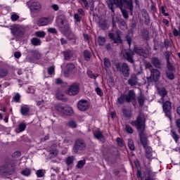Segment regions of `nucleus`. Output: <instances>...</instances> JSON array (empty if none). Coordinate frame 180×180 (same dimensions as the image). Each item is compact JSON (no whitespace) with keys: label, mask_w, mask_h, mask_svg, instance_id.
I'll list each match as a JSON object with an SVG mask.
<instances>
[{"label":"nucleus","mask_w":180,"mask_h":180,"mask_svg":"<svg viewBox=\"0 0 180 180\" xmlns=\"http://www.w3.org/2000/svg\"><path fill=\"white\" fill-rule=\"evenodd\" d=\"M72 143V141L70 138H66L63 141V147H67V146L71 145Z\"/></svg>","instance_id":"36"},{"label":"nucleus","mask_w":180,"mask_h":180,"mask_svg":"<svg viewBox=\"0 0 180 180\" xmlns=\"http://www.w3.org/2000/svg\"><path fill=\"white\" fill-rule=\"evenodd\" d=\"M65 94L70 96H75V95H78V91H66Z\"/></svg>","instance_id":"38"},{"label":"nucleus","mask_w":180,"mask_h":180,"mask_svg":"<svg viewBox=\"0 0 180 180\" xmlns=\"http://www.w3.org/2000/svg\"><path fill=\"white\" fill-rule=\"evenodd\" d=\"M34 56L35 58H37V60H39V58H40V57H41V55L40 54V52L37 51H36L34 52Z\"/></svg>","instance_id":"61"},{"label":"nucleus","mask_w":180,"mask_h":180,"mask_svg":"<svg viewBox=\"0 0 180 180\" xmlns=\"http://www.w3.org/2000/svg\"><path fill=\"white\" fill-rule=\"evenodd\" d=\"M81 1L82 2H83L86 9L90 8V11H94V1L91 0L89 3H88L86 0H81Z\"/></svg>","instance_id":"17"},{"label":"nucleus","mask_w":180,"mask_h":180,"mask_svg":"<svg viewBox=\"0 0 180 180\" xmlns=\"http://www.w3.org/2000/svg\"><path fill=\"white\" fill-rule=\"evenodd\" d=\"M30 11L32 13V16H36V13H39L40 11H41V5L39 2H34L30 6Z\"/></svg>","instance_id":"10"},{"label":"nucleus","mask_w":180,"mask_h":180,"mask_svg":"<svg viewBox=\"0 0 180 180\" xmlns=\"http://www.w3.org/2000/svg\"><path fill=\"white\" fill-rule=\"evenodd\" d=\"M74 19L76 20V22H81V16H79L78 13H75L74 15Z\"/></svg>","instance_id":"60"},{"label":"nucleus","mask_w":180,"mask_h":180,"mask_svg":"<svg viewBox=\"0 0 180 180\" xmlns=\"http://www.w3.org/2000/svg\"><path fill=\"white\" fill-rule=\"evenodd\" d=\"M147 172L149 176H154L155 175V172H153V170H151V167L147 169Z\"/></svg>","instance_id":"56"},{"label":"nucleus","mask_w":180,"mask_h":180,"mask_svg":"<svg viewBox=\"0 0 180 180\" xmlns=\"http://www.w3.org/2000/svg\"><path fill=\"white\" fill-rule=\"evenodd\" d=\"M56 23L60 29H68V23L64 15H59L56 19Z\"/></svg>","instance_id":"8"},{"label":"nucleus","mask_w":180,"mask_h":180,"mask_svg":"<svg viewBox=\"0 0 180 180\" xmlns=\"http://www.w3.org/2000/svg\"><path fill=\"white\" fill-rule=\"evenodd\" d=\"M158 94L160 95L161 99L164 101L165 96H167V91H158Z\"/></svg>","instance_id":"42"},{"label":"nucleus","mask_w":180,"mask_h":180,"mask_svg":"<svg viewBox=\"0 0 180 180\" xmlns=\"http://www.w3.org/2000/svg\"><path fill=\"white\" fill-rule=\"evenodd\" d=\"M176 127L179 129V133L180 134V119H178L176 122Z\"/></svg>","instance_id":"64"},{"label":"nucleus","mask_w":180,"mask_h":180,"mask_svg":"<svg viewBox=\"0 0 180 180\" xmlns=\"http://www.w3.org/2000/svg\"><path fill=\"white\" fill-rule=\"evenodd\" d=\"M11 33L17 37H22L25 33V27L22 25H14L11 27Z\"/></svg>","instance_id":"4"},{"label":"nucleus","mask_w":180,"mask_h":180,"mask_svg":"<svg viewBox=\"0 0 180 180\" xmlns=\"http://www.w3.org/2000/svg\"><path fill=\"white\" fill-rule=\"evenodd\" d=\"M48 74L49 75H53L54 74V67H50L48 68Z\"/></svg>","instance_id":"59"},{"label":"nucleus","mask_w":180,"mask_h":180,"mask_svg":"<svg viewBox=\"0 0 180 180\" xmlns=\"http://www.w3.org/2000/svg\"><path fill=\"white\" fill-rule=\"evenodd\" d=\"M123 113L126 117H131V111L129 110H124Z\"/></svg>","instance_id":"45"},{"label":"nucleus","mask_w":180,"mask_h":180,"mask_svg":"<svg viewBox=\"0 0 180 180\" xmlns=\"http://www.w3.org/2000/svg\"><path fill=\"white\" fill-rule=\"evenodd\" d=\"M131 124L135 126L137 130L141 131L139 134L140 141L142 146L146 148L148 144L147 136H146V134L143 132L144 128L146 127V115L140 112L136 117V120L131 122Z\"/></svg>","instance_id":"1"},{"label":"nucleus","mask_w":180,"mask_h":180,"mask_svg":"<svg viewBox=\"0 0 180 180\" xmlns=\"http://www.w3.org/2000/svg\"><path fill=\"white\" fill-rule=\"evenodd\" d=\"M124 101H126V102H131L134 106H136V94L134 91H127L125 93V95H121L117 99L118 103H123Z\"/></svg>","instance_id":"3"},{"label":"nucleus","mask_w":180,"mask_h":180,"mask_svg":"<svg viewBox=\"0 0 180 180\" xmlns=\"http://www.w3.org/2000/svg\"><path fill=\"white\" fill-rule=\"evenodd\" d=\"M65 108V106H64L61 104H57L55 106V108L56 109V110H58V112H61L62 113H63Z\"/></svg>","instance_id":"35"},{"label":"nucleus","mask_w":180,"mask_h":180,"mask_svg":"<svg viewBox=\"0 0 180 180\" xmlns=\"http://www.w3.org/2000/svg\"><path fill=\"white\" fill-rule=\"evenodd\" d=\"M84 165H85V160H82L77 162V165L76 167L77 168L81 169V168H83Z\"/></svg>","instance_id":"40"},{"label":"nucleus","mask_w":180,"mask_h":180,"mask_svg":"<svg viewBox=\"0 0 180 180\" xmlns=\"http://www.w3.org/2000/svg\"><path fill=\"white\" fill-rule=\"evenodd\" d=\"M77 108L81 112H86L89 109V102L86 100L82 99L77 102Z\"/></svg>","instance_id":"7"},{"label":"nucleus","mask_w":180,"mask_h":180,"mask_svg":"<svg viewBox=\"0 0 180 180\" xmlns=\"http://www.w3.org/2000/svg\"><path fill=\"white\" fill-rule=\"evenodd\" d=\"M31 41L34 46H40L41 44V41L38 38H32Z\"/></svg>","instance_id":"31"},{"label":"nucleus","mask_w":180,"mask_h":180,"mask_svg":"<svg viewBox=\"0 0 180 180\" xmlns=\"http://www.w3.org/2000/svg\"><path fill=\"white\" fill-rule=\"evenodd\" d=\"M104 65L106 67V68H109L110 65V60H109L107 58H104Z\"/></svg>","instance_id":"48"},{"label":"nucleus","mask_w":180,"mask_h":180,"mask_svg":"<svg viewBox=\"0 0 180 180\" xmlns=\"http://www.w3.org/2000/svg\"><path fill=\"white\" fill-rule=\"evenodd\" d=\"M107 4L108 5V8L111 9L112 12H114V6H115V8H120L125 19H127L129 15H127V11H126V10H123V8H127V9H129V11H133V4H131V1H126V0H109L107 1Z\"/></svg>","instance_id":"2"},{"label":"nucleus","mask_w":180,"mask_h":180,"mask_svg":"<svg viewBox=\"0 0 180 180\" xmlns=\"http://www.w3.org/2000/svg\"><path fill=\"white\" fill-rule=\"evenodd\" d=\"M122 54L126 60H129V63H133V56H134V53L131 50L124 51L122 52Z\"/></svg>","instance_id":"14"},{"label":"nucleus","mask_w":180,"mask_h":180,"mask_svg":"<svg viewBox=\"0 0 180 180\" xmlns=\"http://www.w3.org/2000/svg\"><path fill=\"white\" fill-rule=\"evenodd\" d=\"M146 158L153 160V149L150 147L146 148Z\"/></svg>","instance_id":"23"},{"label":"nucleus","mask_w":180,"mask_h":180,"mask_svg":"<svg viewBox=\"0 0 180 180\" xmlns=\"http://www.w3.org/2000/svg\"><path fill=\"white\" fill-rule=\"evenodd\" d=\"M46 174V170L44 169H39L36 172V175L38 178H43Z\"/></svg>","instance_id":"28"},{"label":"nucleus","mask_w":180,"mask_h":180,"mask_svg":"<svg viewBox=\"0 0 180 180\" xmlns=\"http://www.w3.org/2000/svg\"><path fill=\"white\" fill-rule=\"evenodd\" d=\"M77 72V68H75V65L72 63H69L66 66V69L65 71H63L64 77H70V74H74Z\"/></svg>","instance_id":"9"},{"label":"nucleus","mask_w":180,"mask_h":180,"mask_svg":"<svg viewBox=\"0 0 180 180\" xmlns=\"http://www.w3.org/2000/svg\"><path fill=\"white\" fill-rule=\"evenodd\" d=\"M160 12L162 13V15H164L165 16H168V13H165V8H164V6H162L160 8Z\"/></svg>","instance_id":"62"},{"label":"nucleus","mask_w":180,"mask_h":180,"mask_svg":"<svg viewBox=\"0 0 180 180\" xmlns=\"http://www.w3.org/2000/svg\"><path fill=\"white\" fill-rule=\"evenodd\" d=\"M106 41V39L103 37H98L96 42L99 44V46H103Z\"/></svg>","instance_id":"25"},{"label":"nucleus","mask_w":180,"mask_h":180,"mask_svg":"<svg viewBox=\"0 0 180 180\" xmlns=\"http://www.w3.org/2000/svg\"><path fill=\"white\" fill-rule=\"evenodd\" d=\"M152 63L156 68H160L161 67V63H160V60L157 58H153L152 59Z\"/></svg>","instance_id":"26"},{"label":"nucleus","mask_w":180,"mask_h":180,"mask_svg":"<svg viewBox=\"0 0 180 180\" xmlns=\"http://www.w3.org/2000/svg\"><path fill=\"white\" fill-rule=\"evenodd\" d=\"M29 112H30V109L27 106L22 107L20 109L21 115L23 116H27V115H29Z\"/></svg>","instance_id":"22"},{"label":"nucleus","mask_w":180,"mask_h":180,"mask_svg":"<svg viewBox=\"0 0 180 180\" xmlns=\"http://www.w3.org/2000/svg\"><path fill=\"white\" fill-rule=\"evenodd\" d=\"M128 146L131 151H134V143L133 142V139H128Z\"/></svg>","instance_id":"34"},{"label":"nucleus","mask_w":180,"mask_h":180,"mask_svg":"<svg viewBox=\"0 0 180 180\" xmlns=\"http://www.w3.org/2000/svg\"><path fill=\"white\" fill-rule=\"evenodd\" d=\"M118 25L120 29H122V30H124V29H126V22H124V21H122Z\"/></svg>","instance_id":"58"},{"label":"nucleus","mask_w":180,"mask_h":180,"mask_svg":"<svg viewBox=\"0 0 180 180\" xmlns=\"http://www.w3.org/2000/svg\"><path fill=\"white\" fill-rule=\"evenodd\" d=\"M48 32H49V33H57V30H56V28H49Z\"/></svg>","instance_id":"63"},{"label":"nucleus","mask_w":180,"mask_h":180,"mask_svg":"<svg viewBox=\"0 0 180 180\" xmlns=\"http://www.w3.org/2000/svg\"><path fill=\"white\" fill-rule=\"evenodd\" d=\"M75 161V157L69 156L66 158V165H71Z\"/></svg>","instance_id":"27"},{"label":"nucleus","mask_w":180,"mask_h":180,"mask_svg":"<svg viewBox=\"0 0 180 180\" xmlns=\"http://www.w3.org/2000/svg\"><path fill=\"white\" fill-rule=\"evenodd\" d=\"M167 68H168V72L169 71H174V70H175V68H174V66H172V65H171V63H169V60L167 59Z\"/></svg>","instance_id":"52"},{"label":"nucleus","mask_w":180,"mask_h":180,"mask_svg":"<svg viewBox=\"0 0 180 180\" xmlns=\"http://www.w3.org/2000/svg\"><path fill=\"white\" fill-rule=\"evenodd\" d=\"M19 19V16L18 15V14H16V13H13L11 14V20H13V22L18 20Z\"/></svg>","instance_id":"50"},{"label":"nucleus","mask_w":180,"mask_h":180,"mask_svg":"<svg viewBox=\"0 0 180 180\" xmlns=\"http://www.w3.org/2000/svg\"><path fill=\"white\" fill-rule=\"evenodd\" d=\"M55 83L57 85H60V86H67V82H63V80L60 78L56 79Z\"/></svg>","instance_id":"29"},{"label":"nucleus","mask_w":180,"mask_h":180,"mask_svg":"<svg viewBox=\"0 0 180 180\" xmlns=\"http://www.w3.org/2000/svg\"><path fill=\"white\" fill-rule=\"evenodd\" d=\"M94 136L95 139H97V140H99L101 141V143H105V136H103V134L101 131H96L94 132Z\"/></svg>","instance_id":"16"},{"label":"nucleus","mask_w":180,"mask_h":180,"mask_svg":"<svg viewBox=\"0 0 180 180\" xmlns=\"http://www.w3.org/2000/svg\"><path fill=\"white\" fill-rule=\"evenodd\" d=\"M138 102H139L140 106H143V105H144V96L143 94H141L138 97Z\"/></svg>","instance_id":"37"},{"label":"nucleus","mask_w":180,"mask_h":180,"mask_svg":"<svg viewBox=\"0 0 180 180\" xmlns=\"http://www.w3.org/2000/svg\"><path fill=\"white\" fill-rule=\"evenodd\" d=\"M162 108L167 117H168L169 120H172V117H171V102L166 101L163 103Z\"/></svg>","instance_id":"11"},{"label":"nucleus","mask_w":180,"mask_h":180,"mask_svg":"<svg viewBox=\"0 0 180 180\" xmlns=\"http://www.w3.org/2000/svg\"><path fill=\"white\" fill-rule=\"evenodd\" d=\"M160 71L157 69H153L150 70V76L148 77V82H153V81L157 82L160 79Z\"/></svg>","instance_id":"6"},{"label":"nucleus","mask_w":180,"mask_h":180,"mask_svg":"<svg viewBox=\"0 0 180 180\" xmlns=\"http://www.w3.org/2000/svg\"><path fill=\"white\" fill-rule=\"evenodd\" d=\"M56 98L59 101H64V99H65V97L64 96V94L63 93V91H58L56 93Z\"/></svg>","instance_id":"33"},{"label":"nucleus","mask_w":180,"mask_h":180,"mask_svg":"<svg viewBox=\"0 0 180 180\" xmlns=\"http://www.w3.org/2000/svg\"><path fill=\"white\" fill-rule=\"evenodd\" d=\"M134 51L135 53H136V54L142 57H144L145 58L148 57V51L147 49H143L139 47H136L134 49Z\"/></svg>","instance_id":"13"},{"label":"nucleus","mask_w":180,"mask_h":180,"mask_svg":"<svg viewBox=\"0 0 180 180\" xmlns=\"http://www.w3.org/2000/svg\"><path fill=\"white\" fill-rule=\"evenodd\" d=\"M139 82V80L137 79V77L136 75L131 76V77L128 80V84L129 85H136Z\"/></svg>","instance_id":"21"},{"label":"nucleus","mask_w":180,"mask_h":180,"mask_svg":"<svg viewBox=\"0 0 180 180\" xmlns=\"http://www.w3.org/2000/svg\"><path fill=\"white\" fill-rule=\"evenodd\" d=\"M21 174L24 175V176H30V175H32V169L25 168L22 170Z\"/></svg>","instance_id":"24"},{"label":"nucleus","mask_w":180,"mask_h":180,"mask_svg":"<svg viewBox=\"0 0 180 180\" xmlns=\"http://www.w3.org/2000/svg\"><path fill=\"white\" fill-rule=\"evenodd\" d=\"M156 88L158 91H165V87L162 86V84H161L160 83L156 85Z\"/></svg>","instance_id":"53"},{"label":"nucleus","mask_w":180,"mask_h":180,"mask_svg":"<svg viewBox=\"0 0 180 180\" xmlns=\"http://www.w3.org/2000/svg\"><path fill=\"white\" fill-rule=\"evenodd\" d=\"M52 20L49 18H42L39 20L38 25L39 26H47V25H50L51 23Z\"/></svg>","instance_id":"15"},{"label":"nucleus","mask_w":180,"mask_h":180,"mask_svg":"<svg viewBox=\"0 0 180 180\" xmlns=\"http://www.w3.org/2000/svg\"><path fill=\"white\" fill-rule=\"evenodd\" d=\"M18 129L20 131H25V130H26V124L20 123L18 126Z\"/></svg>","instance_id":"46"},{"label":"nucleus","mask_w":180,"mask_h":180,"mask_svg":"<svg viewBox=\"0 0 180 180\" xmlns=\"http://www.w3.org/2000/svg\"><path fill=\"white\" fill-rule=\"evenodd\" d=\"M170 133H171L172 137L174 139L176 143H178V140H179V136H178V135L176 134V132L174 129H172Z\"/></svg>","instance_id":"30"},{"label":"nucleus","mask_w":180,"mask_h":180,"mask_svg":"<svg viewBox=\"0 0 180 180\" xmlns=\"http://www.w3.org/2000/svg\"><path fill=\"white\" fill-rule=\"evenodd\" d=\"M117 143L119 147H125L124 142H123V140L122 139L117 138Z\"/></svg>","instance_id":"44"},{"label":"nucleus","mask_w":180,"mask_h":180,"mask_svg":"<svg viewBox=\"0 0 180 180\" xmlns=\"http://www.w3.org/2000/svg\"><path fill=\"white\" fill-rule=\"evenodd\" d=\"M13 100L15 101V102H20V94H19L18 93H17V94L14 96Z\"/></svg>","instance_id":"55"},{"label":"nucleus","mask_w":180,"mask_h":180,"mask_svg":"<svg viewBox=\"0 0 180 180\" xmlns=\"http://www.w3.org/2000/svg\"><path fill=\"white\" fill-rule=\"evenodd\" d=\"M108 86L112 88V86H115V80L113 79L110 78L108 81Z\"/></svg>","instance_id":"54"},{"label":"nucleus","mask_w":180,"mask_h":180,"mask_svg":"<svg viewBox=\"0 0 180 180\" xmlns=\"http://www.w3.org/2000/svg\"><path fill=\"white\" fill-rule=\"evenodd\" d=\"M58 155V150H53L50 151V155L52 158H54V157H57Z\"/></svg>","instance_id":"47"},{"label":"nucleus","mask_w":180,"mask_h":180,"mask_svg":"<svg viewBox=\"0 0 180 180\" xmlns=\"http://www.w3.org/2000/svg\"><path fill=\"white\" fill-rule=\"evenodd\" d=\"M82 86L79 83H73L70 86L69 91H79L82 89Z\"/></svg>","instance_id":"18"},{"label":"nucleus","mask_w":180,"mask_h":180,"mask_svg":"<svg viewBox=\"0 0 180 180\" xmlns=\"http://www.w3.org/2000/svg\"><path fill=\"white\" fill-rule=\"evenodd\" d=\"M68 126L72 129H75L77 127V123L75 121L70 120L68 122Z\"/></svg>","instance_id":"43"},{"label":"nucleus","mask_w":180,"mask_h":180,"mask_svg":"<svg viewBox=\"0 0 180 180\" xmlns=\"http://www.w3.org/2000/svg\"><path fill=\"white\" fill-rule=\"evenodd\" d=\"M35 34L38 37H44V36H46V32H44V31H38L35 32Z\"/></svg>","instance_id":"49"},{"label":"nucleus","mask_w":180,"mask_h":180,"mask_svg":"<svg viewBox=\"0 0 180 180\" xmlns=\"http://www.w3.org/2000/svg\"><path fill=\"white\" fill-rule=\"evenodd\" d=\"M65 60H71L72 57V53L70 51H66L64 52Z\"/></svg>","instance_id":"32"},{"label":"nucleus","mask_w":180,"mask_h":180,"mask_svg":"<svg viewBox=\"0 0 180 180\" xmlns=\"http://www.w3.org/2000/svg\"><path fill=\"white\" fill-rule=\"evenodd\" d=\"M125 131H127V133H129V134H133V128H131L130 125H125Z\"/></svg>","instance_id":"41"},{"label":"nucleus","mask_w":180,"mask_h":180,"mask_svg":"<svg viewBox=\"0 0 180 180\" xmlns=\"http://www.w3.org/2000/svg\"><path fill=\"white\" fill-rule=\"evenodd\" d=\"M121 71L124 76L129 77V66L127 63L122 64Z\"/></svg>","instance_id":"19"},{"label":"nucleus","mask_w":180,"mask_h":180,"mask_svg":"<svg viewBox=\"0 0 180 180\" xmlns=\"http://www.w3.org/2000/svg\"><path fill=\"white\" fill-rule=\"evenodd\" d=\"M166 74H167V78H169V79H174V76L172 72L167 71Z\"/></svg>","instance_id":"57"},{"label":"nucleus","mask_w":180,"mask_h":180,"mask_svg":"<svg viewBox=\"0 0 180 180\" xmlns=\"http://www.w3.org/2000/svg\"><path fill=\"white\" fill-rule=\"evenodd\" d=\"M108 36L110 39L113 40L114 43H122V39H120V31H117L116 34L109 33Z\"/></svg>","instance_id":"12"},{"label":"nucleus","mask_w":180,"mask_h":180,"mask_svg":"<svg viewBox=\"0 0 180 180\" xmlns=\"http://www.w3.org/2000/svg\"><path fill=\"white\" fill-rule=\"evenodd\" d=\"M87 75L88 77H89V78H92V79H96L98 77V75H94L91 70L87 71Z\"/></svg>","instance_id":"39"},{"label":"nucleus","mask_w":180,"mask_h":180,"mask_svg":"<svg viewBox=\"0 0 180 180\" xmlns=\"http://www.w3.org/2000/svg\"><path fill=\"white\" fill-rule=\"evenodd\" d=\"M85 148H86V146L85 145L84 141L81 139H77L73 148V153H75V154H77V153H78V150H80L82 151V150H85Z\"/></svg>","instance_id":"5"},{"label":"nucleus","mask_w":180,"mask_h":180,"mask_svg":"<svg viewBox=\"0 0 180 180\" xmlns=\"http://www.w3.org/2000/svg\"><path fill=\"white\" fill-rule=\"evenodd\" d=\"M84 58L87 61L91 58V53L88 51H84Z\"/></svg>","instance_id":"51"},{"label":"nucleus","mask_w":180,"mask_h":180,"mask_svg":"<svg viewBox=\"0 0 180 180\" xmlns=\"http://www.w3.org/2000/svg\"><path fill=\"white\" fill-rule=\"evenodd\" d=\"M63 113L70 116L74 113V110H72V108L70 107V105H66L65 106V109L63 110Z\"/></svg>","instance_id":"20"}]
</instances>
